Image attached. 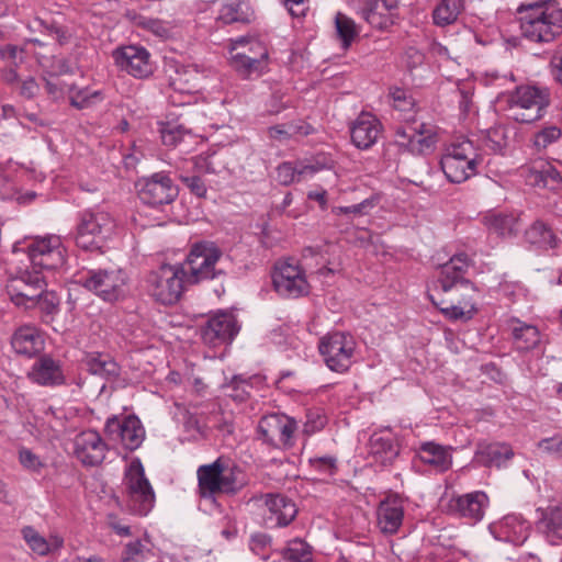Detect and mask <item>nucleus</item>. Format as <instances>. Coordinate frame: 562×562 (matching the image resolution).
I'll use <instances>...</instances> for the list:
<instances>
[{"label": "nucleus", "instance_id": "44", "mask_svg": "<svg viewBox=\"0 0 562 562\" xmlns=\"http://www.w3.org/2000/svg\"><path fill=\"white\" fill-rule=\"evenodd\" d=\"M561 137L562 130L554 124H549L533 133L530 138V145L536 153L541 154L546 151L548 147L558 143Z\"/></svg>", "mask_w": 562, "mask_h": 562}, {"label": "nucleus", "instance_id": "24", "mask_svg": "<svg viewBox=\"0 0 562 562\" xmlns=\"http://www.w3.org/2000/svg\"><path fill=\"white\" fill-rule=\"evenodd\" d=\"M404 519V501L397 494H390L382 499L376 508V525L385 535L398 531Z\"/></svg>", "mask_w": 562, "mask_h": 562}, {"label": "nucleus", "instance_id": "2", "mask_svg": "<svg viewBox=\"0 0 562 562\" xmlns=\"http://www.w3.org/2000/svg\"><path fill=\"white\" fill-rule=\"evenodd\" d=\"M517 13L520 35L527 42L546 45L562 36V7L559 1L520 3Z\"/></svg>", "mask_w": 562, "mask_h": 562}, {"label": "nucleus", "instance_id": "5", "mask_svg": "<svg viewBox=\"0 0 562 562\" xmlns=\"http://www.w3.org/2000/svg\"><path fill=\"white\" fill-rule=\"evenodd\" d=\"M483 155L469 138L453 142L440 159V167L451 183H462L475 176Z\"/></svg>", "mask_w": 562, "mask_h": 562}, {"label": "nucleus", "instance_id": "45", "mask_svg": "<svg viewBox=\"0 0 562 562\" xmlns=\"http://www.w3.org/2000/svg\"><path fill=\"white\" fill-rule=\"evenodd\" d=\"M251 13L248 5L239 0H234L222 5L218 20L224 24H232L236 22L248 23Z\"/></svg>", "mask_w": 562, "mask_h": 562}, {"label": "nucleus", "instance_id": "35", "mask_svg": "<svg viewBox=\"0 0 562 562\" xmlns=\"http://www.w3.org/2000/svg\"><path fill=\"white\" fill-rule=\"evenodd\" d=\"M67 92L69 104L79 111L92 110L105 99L102 90H93L89 87L79 88L76 85H70Z\"/></svg>", "mask_w": 562, "mask_h": 562}, {"label": "nucleus", "instance_id": "30", "mask_svg": "<svg viewBox=\"0 0 562 562\" xmlns=\"http://www.w3.org/2000/svg\"><path fill=\"white\" fill-rule=\"evenodd\" d=\"M223 460L217 458L210 464H203L198 468V487L202 498H211L217 493H222Z\"/></svg>", "mask_w": 562, "mask_h": 562}, {"label": "nucleus", "instance_id": "63", "mask_svg": "<svg viewBox=\"0 0 562 562\" xmlns=\"http://www.w3.org/2000/svg\"><path fill=\"white\" fill-rule=\"evenodd\" d=\"M549 66L553 80L562 86V46L554 50Z\"/></svg>", "mask_w": 562, "mask_h": 562}, {"label": "nucleus", "instance_id": "57", "mask_svg": "<svg viewBox=\"0 0 562 562\" xmlns=\"http://www.w3.org/2000/svg\"><path fill=\"white\" fill-rule=\"evenodd\" d=\"M164 145L177 146L189 132L182 125H167L160 131Z\"/></svg>", "mask_w": 562, "mask_h": 562}, {"label": "nucleus", "instance_id": "23", "mask_svg": "<svg viewBox=\"0 0 562 562\" xmlns=\"http://www.w3.org/2000/svg\"><path fill=\"white\" fill-rule=\"evenodd\" d=\"M265 505L263 520L268 528L286 527L297 515L294 501L283 494H267Z\"/></svg>", "mask_w": 562, "mask_h": 562}, {"label": "nucleus", "instance_id": "4", "mask_svg": "<svg viewBox=\"0 0 562 562\" xmlns=\"http://www.w3.org/2000/svg\"><path fill=\"white\" fill-rule=\"evenodd\" d=\"M12 252L25 255L32 270H38L42 273L45 270L60 269L66 263V248L60 237L56 235L16 241L12 246Z\"/></svg>", "mask_w": 562, "mask_h": 562}, {"label": "nucleus", "instance_id": "64", "mask_svg": "<svg viewBox=\"0 0 562 562\" xmlns=\"http://www.w3.org/2000/svg\"><path fill=\"white\" fill-rule=\"evenodd\" d=\"M267 135L271 140L278 143H286L292 139L285 123L268 127Z\"/></svg>", "mask_w": 562, "mask_h": 562}, {"label": "nucleus", "instance_id": "39", "mask_svg": "<svg viewBox=\"0 0 562 562\" xmlns=\"http://www.w3.org/2000/svg\"><path fill=\"white\" fill-rule=\"evenodd\" d=\"M512 336L518 350H530L540 342V333L533 325H528L519 319L512 321Z\"/></svg>", "mask_w": 562, "mask_h": 562}, {"label": "nucleus", "instance_id": "1", "mask_svg": "<svg viewBox=\"0 0 562 562\" xmlns=\"http://www.w3.org/2000/svg\"><path fill=\"white\" fill-rule=\"evenodd\" d=\"M472 265L473 260L467 252H458L441 266L436 290L440 289L443 293L454 290L459 295L456 303L452 302L450 305H445L443 301L438 303L432 294L429 295L440 312L451 319L462 318L465 308H469V313L476 311L474 302L476 288L470 280L464 278V274Z\"/></svg>", "mask_w": 562, "mask_h": 562}, {"label": "nucleus", "instance_id": "38", "mask_svg": "<svg viewBox=\"0 0 562 562\" xmlns=\"http://www.w3.org/2000/svg\"><path fill=\"white\" fill-rule=\"evenodd\" d=\"M538 526L550 541L562 539V505H552L543 509Z\"/></svg>", "mask_w": 562, "mask_h": 562}, {"label": "nucleus", "instance_id": "32", "mask_svg": "<svg viewBox=\"0 0 562 562\" xmlns=\"http://www.w3.org/2000/svg\"><path fill=\"white\" fill-rule=\"evenodd\" d=\"M530 524L519 515H507L497 525L501 539L521 546L530 535Z\"/></svg>", "mask_w": 562, "mask_h": 562}, {"label": "nucleus", "instance_id": "61", "mask_svg": "<svg viewBox=\"0 0 562 562\" xmlns=\"http://www.w3.org/2000/svg\"><path fill=\"white\" fill-rule=\"evenodd\" d=\"M539 449L555 458H562V436L541 439L538 442Z\"/></svg>", "mask_w": 562, "mask_h": 562}, {"label": "nucleus", "instance_id": "51", "mask_svg": "<svg viewBox=\"0 0 562 562\" xmlns=\"http://www.w3.org/2000/svg\"><path fill=\"white\" fill-rule=\"evenodd\" d=\"M18 459L22 468L30 473L41 474L46 468L45 461L26 447L19 449Z\"/></svg>", "mask_w": 562, "mask_h": 562}, {"label": "nucleus", "instance_id": "10", "mask_svg": "<svg viewBox=\"0 0 562 562\" xmlns=\"http://www.w3.org/2000/svg\"><path fill=\"white\" fill-rule=\"evenodd\" d=\"M124 484L130 509L138 516H146L154 507L155 493L145 476V470L139 459H135L128 464Z\"/></svg>", "mask_w": 562, "mask_h": 562}, {"label": "nucleus", "instance_id": "40", "mask_svg": "<svg viewBox=\"0 0 562 562\" xmlns=\"http://www.w3.org/2000/svg\"><path fill=\"white\" fill-rule=\"evenodd\" d=\"M361 16L374 29L386 30L394 24V15L381 8L379 0H367Z\"/></svg>", "mask_w": 562, "mask_h": 562}, {"label": "nucleus", "instance_id": "11", "mask_svg": "<svg viewBox=\"0 0 562 562\" xmlns=\"http://www.w3.org/2000/svg\"><path fill=\"white\" fill-rule=\"evenodd\" d=\"M184 282L187 281L183 269L179 265H162L147 277L150 295L164 305H171L179 301Z\"/></svg>", "mask_w": 562, "mask_h": 562}, {"label": "nucleus", "instance_id": "16", "mask_svg": "<svg viewBox=\"0 0 562 562\" xmlns=\"http://www.w3.org/2000/svg\"><path fill=\"white\" fill-rule=\"evenodd\" d=\"M104 434L110 441L122 445L126 450L138 449L145 439V428L135 415H113L104 425Z\"/></svg>", "mask_w": 562, "mask_h": 562}, {"label": "nucleus", "instance_id": "29", "mask_svg": "<svg viewBox=\"0 0 562 562\" xmlns=\"http://www.w3.org/2000/svg\"><path fill=\"white\" fill-rule=\"evenodd\" d=\"M487 505L488 497L482 491L460 495L450 501V508L472 522L482 520Z\"/></svg>", "mask_w": 562, "mask_h": 562}, {"label": "nucleus", "instance_id": "53", "mask_svg": "<svg viewBox=\"0 0 562 562\" xmlns=\"http://www.w3.org/2000/svg\"><path fill=\"white\" fill-rule=\"evenodd\" d=\"M335 23L342 46L347 48L357 35L356 24L353 20L342 13H337Z\"/></svg>", "mask_w": 562, "mask_h": 562}, {"label": "nucleus", "instance_id": "52", "mask_svg": "<svg viewBox=\"0 0 562 562\" xmlns=\"http://www.w3.org/2000/svg\"><path fill=\"white\" fill-rule=\"evenodd\" d=\"M23 539L32 551L38 555H47L50 552L48 541L42 537L33 527L26 526L22 529Z\"/></svg>", "mask_w": 562, "mask_h": 562}, {"label": "nucleus", "instance_id": "54", "mask_svg": "<svg viewBox=\"0 0 562 562\" xmlns=\"http://www.w3.org/2000/svg\"><path fill=\"white\" fill-rule=\"evenodd\" d=\"M483 453L487 457L490 464L502 467L514 456L513 449L507 445H490Z\"/></svg>", "mask_w": 562, "mask_h": 562}, {"label": "nucleus", "instance_id": "60", "mask_svg": "<svg viewBox=\"0 0 562 562\" xmlns=\"http://www.w3.org/2000/svg\"><path fill=\"white\" fill-rule=\"evenodd\" d=\"M38 22L47 35L53 37L59 45H65L69 42L71 35L66 27L43 20H38Z\"/></svg>", "mask_w": 562, "mask_h": 562}, {"label": "nucleus", "instance_id": "27", "mask_svg": "<svg viewBox=\"0 0 562 562\" xmlns=\"http://www.w3.org/2000/svg\"><path fill=\"white\" fill-rule=\"evenodd\" d=\"M11 346L18 355L34 358L44 350L45 340L37 327L26 324L15 329L11 337Z\"/></svg>", "mask_w": 562, "mask_h": 562}, {"label": "nucleus", "instance_id": "8", "mask_svg": "<svg viewBox=\"0 0 562 562\" xmlns=\"http://www.w3.org/2000/svg\"><path fill=\"white\" fill-rule=\"evenodd\" d=\"M221 257L222 251L214 243L201 241L191 247L186 261L179 266L188 283H199L216 277L215 266Z\"/></svg>", "mask_w": 562, "mask_h": 562}, {"label": "nucleus", "instance_id": "14", "mask_svg": "<svg viewBox=\"0 0 562 562\" xmlns=\"http://www.w3.org/2000/svg\"><path fill=\"white\" fill-rule=\"evenodd\" d=\"M46 288L44 274L30 267L21 269L16 276L10 278L5 284V291L10 300L26 310L34 307V300L40 296V291Z\"/></svg>", "mask_w": 562, "mask_h": 562}, {"label": "nucleus", "instance_id": "21", "mask_svg": "<svg viewBox=\"0 0 562 562\" xmlns=\"http://www.w3.org/2000/svg\"><path fill=\"white\" fill-rule=\"evenodd\" d=\"M106 451V443L95 430H83L74 439V453L86 467H97L101 464L105 459Z\"/></svg>", "mask_w": 562, "mask_h": 562}, {"label": "nucleus", "instance_id": "26", "mask_svg": "<svg viewBox=\"0 0 562 562\" xmlns=\"http://www.w3.org/2000/svg\"><path fill=\"white\" fill-rule=\"evenodd\" d=\"M521 175L526 182L533 187L558 190L562 187V169L548 161H537L521 168Z\"/></svg>", "mask_w": 562, "mask_h": 562}, {"label": "nucleus", "instance_id": "7", "mask_svg": "<svg viewBox=\"0 0 562 562\" xmlns=\"http://www.w3.org/2000/svg\"><path fill=\"white\" fill-rule=\"evenodd\" d=\"M75 282L104 301L115 302L125 294L127 276L122 269H89L79 272Z\"/></svg>", "mask_w": 562, "mask_h": 562}, {"label": "nucleus", "instance_id": "55", "mask_svg": "<svg viewBox=\"0 0 562 562\" xmlns=\"http://www.w3.org/2000/svg\"><path fill=\"white\" fill-rule=\"evenodd\" d=\"M378 204L375 196L368 198L360 203L350 206H336L333 209V213L339 214H353L364 215L368 214Z\"/></svg>", "mask_w": 562, "mask_h": 562}, {"label": "nucleus", "instance_id": "20", "mask_svg": "<svg viewBox=\"0 0 562 562\" xmlns=\"http://www.w3.org/2000/svg\"><path fill=\"white\" fill-rule=\"evenodd\" d=\"M256 48L254 55L237 52L231 56V65L243 79L258 78L268 68V49L260 41L250 43V50Z\"/></svg>", "mask_w": 562, "mask_h": 562}, {"label": "nucleus", "instance_id": "25", "mask_svg": "<svg viewBox=\"0 0 562 562\" xmlns=\"http://www.w3.org/2000/svg\"><path fill=\"white\" fill-rule=\"evenodd\" d=\"M401 446L390 428L374 431L369 439V453L374 462L383 467L393 464L398 457Z\"/></svg>", "mask_w": 562, "mask_h": 562}, {"label": "nucleus", "instance_id": "49", "mask_svg": "<svg viewBox=\"0 0 562 562\" xmlns=\"http://www.w3.org/2000/svg\"><path fill=\"white\" fill-rule=\"evenodd\" d=\"M135 24L159 40H167L172 34V29L169 23L159 19L139 15L135 19Z\"/></svg>", "mask_w": 562, "mask_h": 562}, {"label": "nucleus", "instance_id": "48", "mask_svg": "<svg viewBox=\"0 0 562 562\" xmlns=\"http://www.w3.org/2000/svg\"><path fill=\"white\" fill-rule=\"evenodd\" d=\"M259 380L258 375L248 379L235 375L226 386L231 391L227 395L236 402H244L250 396V389L254 383H257Z\"/></svg>", "mask_w": 562, "mask_h": 562}, {"label": "nucleus", "instance_id": "17", "mask_svg": "<svg viewBox=\"0 0 562 562\" xmlns=\"http://www.w3.org/2000/svg\"><path fill=\"white\" fill-rule=\"evenodd\" d=\"M114 65L136 79H146L154 74L150 53L140 45H123L112 52Z\"/></svg>", "mask_w": 562, "mask_h": 562}, {"label": "nucleus", "instance_id": "42", "mask_svg": "<svg viewBox=\"0 0 562 562\" xmlns=\"http://www.w3.org/2000/svg\"><path fill=\"white\" fill-rule=\"evenodd\" d=\"M464 10V0H441L432 11V20L437 26L454 23Z\"/></svg>", "mask_w": 562, "mask_h": 562}, {"label": "nucleus", "instance_id": "34", "mask_svg": "<svg viewBox=\"0 0 562 562\" xmlns=\"http://www.w3.org/2000/svg\"><path fill=\"white\" fill-rule=\"evenodd\" d=\"M436 143L437 135L432 125L422 123L414 128L413 136H411L408 142L400 140V146L413 155H423L430 151Z\"/></svg>", "mask_w": 562, "mask_h": 562}, {"label": "nucleus", "instance_id": "56", "mask_svg": "<svg viewBox=\"0 0 562 562\" xmlns=\"http://www.w3.org/2000/svg\"><path fill=\"white\" fill-rule=\"evenodd\" d=\"M327 423L326 416L321 409H310L306 413V419L303 425L304 434L311 436L317 431H321Z\"/></svg>", "mask_w": 562, "mask_h": 562}, {"label": "nucleus", "instance_id": "37", "mask_svg": "<svg viewBox=\"0 0 562 562\" xmlns=\"http://www.w3.org/2000/svg\"><path fill=\"white\" fill-rule=\"evenodd\" d=\"M85 363L90 373L106 380L115 379L120 374L119 364L109 355L100 352L88 353Z\"/></svg>", "mask_w": 562, "mask_h": 562}, {"label": "nucleus", "instance_id": "58", "mask_svg": "<svg viewBox=\"0 0 562 562\" xmlns=\"http://www.w3.org/2000/svg\"><path fill=\"white\" fill-rule=\"evenodd\" d=\"M277 180L282 186H290L300 181L297 166L291 161H284L277 167Z\"/></svg>", "mask_w": 562, "mask_h": 562}, {"label": "nucleus", "instance_id": "18", "mask_svg": "<svg viewBox=\"0 0 562 562\" xmlns=\"http://www.w3.org/2000/svg\"><path fill=\"white\" fill-rule=\"evenodd\" d=\"M276 291L285 297H300L308 293L310 285L304 270L296 263L280 262L272 274Z\"/></svg>", "mask_w": 562, "mask_h": 562}, {"label": "nucleus", "instance_id": "36", "mask_svg": "<svg viewBox=\"0 0 562 562\" xmlns=\"http://www.w3.org/2000/svg\"><path fill=\"white\" fill-rule=\"evenodd\" d=\"M482 222L490 234L499 237L514 236L518 232V221L513 214L490 212L483 216Z\"/></svg>", "mask_w": 562, "mask_h": 562}, {"label": "nucleus", "instance_id": "22", "mask_svg": "<svg viewBox=\"0 0 562 562\" xmlns=\"http://www.w3.org/2000/svg\"><path fill=\"white\" fill-rule=\"evenodd\" d=\"M26 378L40 386H59L66 383L63 363L48 353L40 355L26 373Z\"/></svg>", "mask_w": 562, "mask_h": 562}, {"label": "nucleus", "instance_id": "12", "mask_svg": "<svg viewBox=\"0 0 562 562\" xmlns=\"http://www.w3.org/2000/svg\"><path fill=\"white\" fill-rule=\"evenodd\" d=\"M224 168L218 156L213 154L198 155L182 162V167H177L180 181L189 191L198 198H205L207 188L202 180V175H216Z\"/></svg>", "mask_w": 562, "mask_h": 562}, {"label": "nucleus", "instance_id": "19", "mask_svg": "<svg viewBox=\"0 0 562 562\" xmlns=\"http://www.w3.org/2000/svg\"><path fill=\"white\" fill-rule=\"evenodd\" d=\"M239 329L236 316L233 313L221 311L210 316L201 326V338L204 344L217 347L231 344Z\"/></svg>", "mask_w": 562, "mask_h": 562}, {"label": "nucleus", "instance_id": "62", "mask_svg": "<svg viewBox=\"0 0 562 562\" xmlns=\"http://www.w3.org/2000/svg\"><path fill=\"white\" fill-rule=\"evenodd\" d=\"M285 124L292 139L297 136H308L315 133V128L302 120L291 121Z\"/></svg>", "mask_w": 562, "mask_h": 562}, {"label": "nucleus", "instance_id": "59", "mask_svg": "<svg viewBox=\"0 0 562 562\" xmlns=\"http://www.w3.org/2000/svg\"><path fill=\"white\" fill-rule=\"evenodd\" d=\"M271 537L265 532H255L249 539V549L258 557L266 558L271 546Z\"/></svg>", "mask_w": 562, "mask_h": 562}, {"label": "nucleus", "instance_id": "47", "mask_svg": "<svg viewBox=\"0 0 562 562\" xmlns=\"http://www.w3.org/2000/svg\"><path fill=\"white\" fill-rule=\"evenodd\" d=\"M284 562H313L312 547L302 539L289 541L282 553Z\"/></svg>", "mask_w": 562, "mask_h": 562}, {"label": "nucleus", "instance_id": "9", "mask_svg": "<svg viewBox=\"0 0 562 562\" xmlns=\"http://www.w3.org/2000/svg\"><path fill=\"white\" fill-rule=\"evenodd\" d=\"M357 342L352 335L334 331L319 340L318 350L327 368L337 373L347 372L355 360Z\"/></svg>", "mask_w": 562, "mask_h": 562}, {"label": "nucleus", "instance_id": "46", "mask_svg": "<svg viewBox=\"0 0 562 562\" xmlns=\"http://www.w3.org/2000/svg\"><path fill=\"white\" fill-rule=\"evenodd\" d=\"M200 72L195 66H182L176 72L172 79V86L176 90L192 92L199 88Z\"/></svg>", "mask_w": 562, "mask_h": 562}, {"label": "nucleus", "instance_id": "13", "mask_svg": "<svg viewBox=\"0 0 562 562\" xmlns=\"http://www.w3.org/2000/svg\"><path fill=\"white\" fill-rule=\"evenodd\" d=\"M297 423L294 418L272 413L262 416L257 425V436L262 443L274 449H289L294 446Z\"/></svg>", "mask_w": 562, "mask_h": 562}, {"label": "nucleus", "instance_id": "28", "mask_svg": "<svg viewBox=\"0 0 562 562\" xmlns=\"http://www.w3.org/2000/svg\"><path fill=\"white\" fill-rule=\"evenodd\" d=\"M381 130L382 125L374 115L362 112L351 126V140L357 148L369 149L376 143Z\"/></svg>", "mask_w": 562, "mask_h": 562}, {"label": "nucleus", "instance_id": "15", "mask_svg": "<svg viewBox=\"0 0 562 562\" xmlns=\"http://www.w3.org/2000/svg\"><path fill=\"white\" fill-rule=\"evenodd\" d=\"M135 188L139 200L153 207L170 204L179 193L178 187L165 171L139 178Z\"/></svg>", "mask_w": 562, "mask_h": 562}, {"label": "nucleus", "instance_id": "33", "mask_svg": "<svg viewBox=\"0 0 562 562\" xmlns=\"http://www.w3.org/2000/svg\"><path fill=\"white\" fill-rule=\"evenodd\" d=\"M525 240L536 249L548 250L558 247L560 239L544 222L537 220L525 231Z\"/></svg>", "mask_w": 562, "mask_h": 562}, {"label": "nucleus", "instance_id": "50", "mask_svg": "<svg viewBox=\"0 0 562 562\" xmlns=\"http://www.w3.org/2000/svg\"><path fill=\"white\" fill-rule=\"evenodd\" d=\"M151 550L140 539L127 542L121 554L120 562H146Z\"/></svg>", "mask_w": 562, "mask_h": 562}, {"label": "nucleus", "instance_id": "43", "mask_svg": "<svg viewBox=\"0 0 562 562\" xmlns=\"http://www.w3.org/2000/svg\"><path fill=\"white\" fill-rule=\"evenodd\" d=\"M38 294L34 300V307L41 311L43 323L48 324L59 313L60 297L55 291H47L45 288Z\"/></svg>", "mask_w": 562, "mask_h": 562}, {"label": "nucleus", "instance_id": "41", "mask_svg": "<svg viewBox=\"0 0 562 562\" xmlns=\"http://www.w3.org/2000/svg\"><path fill=\"white\" fill-rule=\"evenodd\" d=\"M221 480L222 493L231 495L237 494L248 484L245 471L235 463L223 462V474Z\"/></svg>", "mask_w": 562, "mask_h": 562}, {"label": "nucleus", "instance_id": "3", "mask_svg": "<svg viewBox=\"0 0 562 562\" xmlns=\"http://www.w3.org/2000/svg\"><path fill=\"white\" fill-rule=\"evenodd\" d=\"M505 102L510 120L531 124L546 115L551 103V92L547 87L521 85L506 95Z\"/></svg>", "mask_w": 562, "mask_h": 562}, {"label": "nucleus", "instance_id": "6", "mask_svg": "<svg viewBox=\"0 0 562 562\" xmlns=\"http://www.w3.org/2000/svg\"><path fill=\"white\" fill-rule=\"evenodd\" d=\"M114 227L115 222L110 213L103 210H83L77 217L76 245L87 251L100 250Z\"/></svg>", "mask_w": 562, "mask_h": 562}, {"label": "nucleus", "instance_id": "31", "mask_svg": "<svg viewBox=\"0 0 562 562\" xmlns=\"http://www.w3.org/2000/svg\"><path fill=\"white\" fill-rule=\"evenodd\" d=\"M451 447L442 446L434 441L423 442L417 451L419 460L432 468L436 472L443 473L452 465Z\"/></svg>", "mask_w": 562, "mask_h": 562}]
</instances>
